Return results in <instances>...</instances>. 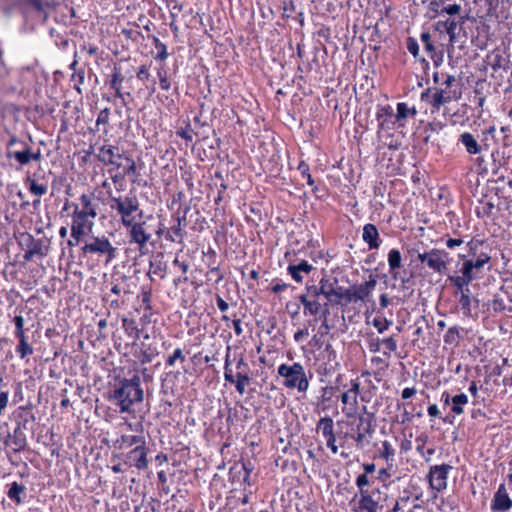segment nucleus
Here are the masks:
<instances>
[{
    "instance_id": "26",
    "label": "nucleus",
    "mask_w": 512,
    "mask_h": 512,
    "mask_svg": "<svg viewBox=\"0 0 512 512\" xmlns=\"http://www.w3.org/2000/svg\"><path fill=\"white\" fill-rule=\"evenodd\" d=\"M124 80L123 75L121 74L118 68H114L112 73V79L110 82L111 88L115 91V96L125 102V96H130V93H123L121 90V84Z\"/></svg>"
},
{
    "instance_id": "61",
    "label": "nucleus",
    "mask_w": 512,
    "mask_h": 512,
    "mask_svg": "<svg viewBox=\"0 0 512 512\" xmlns=\"http://www.w3.org/2000/svg\"><path fill=\"white\" fill-rule=\"evenodd\" d=\"M327 447L331 450L333 454L338 452V446L336 445V436H331L325 438Z\"/></svg>"
},
{
    "instance_id": "33",
    "label": "nucleus",
    "mask_w": 512,
    "mask_h": 512,
    "mask_svg": "<svg viewBox=\"0 0 512 512\" xmlns=\"http://www.w3.org/2000/svg\"><path fill=\"white\" fill-rule=\"evenodd\" d=\"M378 140L384 147H387L390 150L399 149L401 143L394 138L393 131L386 132V136H377Z\"/></svg>"
},
{
    "instance_id": "2",
    "label": "nucleus",
    "mask_w": 512,
    "mask_h": 512,
    "mask_svg": "<svg viewBox=\"0 0 512 512\" xmlns=\"http://www.w3.org/2000/svg\"><path fill=\"white\" fill-rule=\"evenodd\" d=\"M112 399L119 406L121 413H130L135 403L143 401L140 378L133 376L131 379L122 380L120 386L114 390Z\"/></svg>"
},
{
    "instance_id": "19",
    "label": "nucleus",
    "mask_w": 512,
    "mask_h": 512,
    "mask_svg": "<svg viewBox=\"0 0 512 512\" xmlns=\"http://www.w3.org/2000/svg\"><path fill=\"white\" fill-rule=\"evenodd\" d=\"M511 507L512 500L508 495L507 489L504 484H500L493 498L492 509L495 511H507Z\"/></svg>"
},
{
    "instance_id": "23",
    "label": "nucleus",
    "mask_w": 512,
    "mask_h": 512,
    "mask_svg": "<svg viewBox=\"0 0 512 512\" xmlns=\"http://www.w3.org/2000/svg\"><path fill=\"white\" fill-rule=\"evenodd\" d=\"M16 424L22 426L25 430L32 429L30 422L32 421V408L30 406H20L14 412Z\"/></svg>"
},
{
    "instance_id": "60",
    "label": "nucleus",
    "mask_w": 512,
    "mask_h": 512,
    "mask_svg": "<svg viewBox=\"0 0 512 512\" xmlns=\"http://www.w3.org/2000/svg\"><path fill=\"white\" fill-rule=\"evenodd\" d=\"M421 41L423 42L424 46H425V49L427 51H433L434 50V46L431 42V36L428 32H424L421 34Z\"/></svg>"
},
{
    "instance_id": "49",
    "label": "nucleus",
    "mask_w": 512,
    "mask_h": 512,
    "mask_svg": "<svg viewBox=\"0 0 512 512\" xmlns=\"http://www.w3.org/2000/svg\"><path fill=\"white\" fill-rule=\"evenodd\" d=\"M235 378H236V375H233V371H232V368H231L230 362H229V355L227 354L226 359H225V366H224V379L227 382H230L233 384L235 382Z\"/></svg>"
},
{
    "instance_id": "27",
    "label": "nucleus",
    "mask_w": 512,
    "mask_h": 512,
    "mask_svg": "<svg viewBox=\"0 0 512 512\" xmlns=\"http://www.w3.org/2000/svg\"><path fill=\"white\" fill-rule=\"evenodd\" d=\"M185 221V217H176V224L172 226L165 234L166 240L170 242H179L183 240L182 234V222Z\"/></svg>"
},
{
    "instance_id": "51",
    "label": "nucleus",
    "mask_w": 512,
    "mask_h": 512,
    "mask_svg": "<svg viewBox=\"0 0 512 512\" xmlns=\"http://www.w3.org/2000/svg\"><path fill=\"white\" fill-rule=\"evenodd\" d=\"M14 157L20 164H26L30 161L32 153L29 149H26L24 151L15 152Z\"/></svg>"
},
{
    "instance_id": "14",
    "label": "nucleus",
    "mask_w": 512,
    "mask_h": 512,
    "mask_svg": "<svg viewBox=\"0 0 512 512\" xmlns=\"http://www.w3.org/2000/svg\"><path fill=\"white\" fill-rule=\"evenodd\" d=\"M128 228V237L130 244H136L140 250L144 249L151 239V233L147 230L145 222H132V225H126Z\"/></svg>"
},
{
    "instance_id": "1",
    "label": "nucleus",
    "mask_w": 512,
    "mask_h": 512,
    "mask_svg": "<svg viewBox=\"0 0 512 512\" xmlns=\"http://www.w3.org/2000/svg\"><path fill=\"white\" fill-rule=\"evenodd\" d=\"M71 215V237L79 242L81 237L91 231L97 216V203L94 194H82L79 203L73 204Z\"/></svg>"
},
{
    "instance_id": "42",
    "label": "nucleus",
    "mask_w": 512,
    "mask_h": 512,
    "mask_svg": "<svg viewBox=\"0 0 512 512\" xmlns=\"http://www.w3.org/2000/svg\"><path fill=\"white\" fill-rule=\"evenodd\" d=\"M495 206L490 201H482L480 206L476 208V213L479 217L489 216L494 210Z\"/></svg>"
},
{
    "instance_id": "46",
    "label": "nucleus",
    "mask_w": 512,
    "mask_h": 512,
    "mask_svg": "<svg viewBox=\"0 0 512 512\" xmlns=\"http://www.w3.org/2000/svg\"><path fill=\"white\" fill-rule=\"evenodd\" d=\"M458 23L455 19H448L445 21L446 32L449 35L450 42H454L456 38V30Z\"/></svg>"
},
{
    "instance_id": "36",
    "label": "nucleus",
    "mask_w": 512,
    "mask_h": 512,
    "mask_svg": "<svg viewBox=\"0 0 512 512\" xmlns=\"http://www.w3.org/2000/svg\"><path fill=\"white\" fill-rule=\"evenodd\" d=\"M409 115H416L415 108H409L408 105L404 102H400L397 104V112L395 113V117L398 122L405 120Z\"/></svg>"
},
{
    "instance_id": "47",
    "label": "nucleus",
    "mask_w": 512,
    "mask_h": 512,
    "mask_svg": "<svg viewBox=\"0 0 512 512\" xmlns=\"http://www.w3.org/2000/svg\"><path fill=\"white\" fill-rule=\"evenodd\" d=\"M370 481L367 474H360L357 476L355 484L357 488L359 489V493L362 491H369L367 486L369 485Z\"/></svg>"
},
{
    "instance_id": "15",
    "label": "nucleus",
    "mask_w": 512,
    "mask_h": 512,
    "mask_svg": "<svg viewBox=\"0 0 512 512\" xmlns=\"http://www.w3.org/2000/svg\"><path fill=\"white\" fill-rule=\"evenodd\" d=\"M360 393V383L352 381L351 387L342 393L341 402L343 404L342 412L347 416H354L358 409V395Z\"/></svg>"
},
{
    "instance_id": "3",
    "label": "nucleus",
    "mask_w": 512,
    "mask_h": 512,
    "mask_svg": "<svg viewBox=\"0 0 512 512\" xmlns=\"http://www.w3.org/2000/svg\"><path fill=\"white\" fill-rule=\"evenodd\" d=\"M305 290V293L298 296L299 302L303 305V314L314 317L315 321L322 316H327L329 313L328 302L320 301L322 292H324V279H321L319 285L307 284Z\"/></svg>"
},
{
    "instance_id": "32",
    "label": "nucleus",
    "mask_w": 512,
    "mask_h": 512,
    "mask_svg": "<svg viewBox=\"0 0 512 512\" xmlns=\"http://www.w3.org/2000/svg\"><path fill=\"white\" fill-rule=\"evenodd\" d=\"M452 100L450 92H446L443 89H436L433 93L432 106L435 109H439L441 106L449 103Z\"/></svg>"
},
{
    "instance_id": "20",
    "label": "nucleus",
    "mask_w": 512,
    "mask_h": 512,
    "mask_svg": "<svg viewBox=\"0 0 512 512\" xmlns=\"http://www.w3.org/2000/svg\"><path fill=\"white\" fill-rule=\"evenodd\" d=\"M127 458L130 462L134 464V466L140 470L147 468L148 460H147V450L145 444L138 445L134 449H132Z\"/></svg>"
},
{
    "instance_id": "4",
    "label": "nucleus",
    "mask_w": 512,
    "mask_h": 512,
    "mask_svg": "<svg viewBox=\"0 0 512 512\" xmlns=\"http://www.w3.org/2000/svg\"><path fill=\"white\" fill-rule=\"evenodd\" d=\"M490 255L486 252H480L476 259L469 258L462 262L458 274L449 275L447 281L452 285L468 286L480 277L486 264L490 262Z\"/></svg>"
},
{
    "instance_id": "63",
    "label": "nucleus",
    "mask_w": 512,
    "mask_h": 512,
    "mask_svg": "<svg viewBox=\"0 0 512 512\" xmlns=\"http://www.w3.org/2000/svg\"><path fill=\"white\" fill-rule=\"evenodd\" d=\"M237 372H243L250 373V368L248 363H246L243 359V357H240L236 364Z\"/></svg>"
},
{
    "instance_id": "62",
    "label": "nucleus",
    "mask_w": 512,
    "mask_h": 512,
    "mask_svg": "<svg viewBox=\"0 0 512 512\" xmlns=\"http://www.w3.org/2000/svg\"><path fill=\"white\" fill-rule=\"evenodd\" d=\"M150 76L148 67L146 65H142L139 67L137 72V78L141 81L148 79Z\"/></svg>"
},
{
    "instance_id": "7",
    "label": "nucleus",
    "mask_w": 512,
    "mask_h": 512,
    "mask_svg": "<svg viewBox=\"0 0 512 512\" xmlns=\"http://www.w3.org/2000/svg\"><path fill=\"white\" fill-rule=\"evenodd\" d=\"M85 254H97L105 257V263L109 264L116 258L117 248L112 245L105 236L92 237L83 247Z\"/></svg>"
},
{
    "instance_id": "10",
    "label": "nucleus",
    "mask_w": 512,
    "mask_h": 512,
    "mask_svg": "<svg viewBox=\"0 0 512 512\" xmlns=\"http://www.w3.org/2000/svg\"><path fill=\"white\" fill-rule=\"evenodd\" d=\"M454 297L457 299V308L466 318L472 317V308H477L478 300L473 297L468 286L453 285Z\"/></svg>"
},
{
    "instance_id": "30",
    "label": "nucleus",
    "mask_w": 512,
    "mask_h": 512,
    "mask_svg": "<svg viewBox=\"0 0 512 512\" xmlns=\"http://www.w3.org/2000/svg\"><path fill=\"white\" fill-rule=\"evenodd\" d=\"M468 403V397L465 393H460L451 399V411L454 415H461L464 413V407Z\"/></svg>"
},
{
    "instance_id": "55",
    "label": "nucleus",
    "mask_w": 512,
    "mask_h": 512,
    "mask_svg": "<svg viewBox=\"0 0 512 512\" xmlns=\"http://www.w3.org/2000/svg\"><path fill=\"white\" fill-rule=\"evenodd\" d=\"M407 50L416 58L419 54V45L413 38L407 40Z\"/></svg>"
},
{
    "instance_id": "18",
    "label": "nucleus",
    "mask_w": 512,
    "mask_h": 512,
    "mask_svg": "<svg viewBox=\"0 0 512 512\" xmlns=\"http://www.w3.org/2000/svg\"><path fill=\"white\" fill-rule=\"evenodd\" d=\"M418 501L419 496L412 498L411 493L408 490H404L392 508L387 510V512H415L417 509H422Z\"/></svg>"
},
{
    "instance_id": "25",
    "label": "nucleus",
    "mask_w": 512,
    "mask_h": 512,
    "mask_svg": "<svg viewBox=\"0 0 512 512\" xmlns=\"http://www.w3.org/2000/svg\"><path fill=\"white\" fill-rule=\"evenodd\" d=\"M459 141L465 147L467 153L471 155H476L481 152L480 145L478 144L477 140L471 133H462L459 137Z\"/></svg>"
},
{
    "instance_id": "17",
    "label": "nucleus",
    "mask_w": 512,
    "mask_h": 512,
    "mask_svg": "<svg viewBox=\"0 0 512 512\" xmlns=\"http://www.w3.org/2000/svg\"><path fill=\"white\" fill-rule=\"evenodd\" d=\"M127 156L120 153L119 149L112 145H105L99 149L98 159L111 165L113 169H121Z\"/></svg>"
},
{
    "instance_id": "29",
    "label": "nucleus",
    "mask_w": 512,
    "mask_h": 512,
    "mask_svg": "<svg viewBox=\"0 0 512 512\" xmlns=\"http://www.w3.org/2000/svg\"><path fill=\"white\" fill-rule=\"evenodd\" d=\"M395 449L392 444L385 440L381 443V448L379 449V457L384 459L388 466L392 467L395 460Z\"/></svg>"
},
{
    "instance_id": "48",
    "label": "nucleus",
    "mask_w": 512,
    "mask_h": 512,
    "mask_svg": "<svg viewBox=\"0 0 512 512\" xmlns=\"http://www.w3.org/2000/svg\"><path fill=\"white\" fill-rule=\"evenodd\" d=\"M155 45L158 48V52L155 58L157 60L164 61L168 57L167 46L160 42L157 38H155Z\"/></svg>"
},
{
    "instance_id": "53",
    "label": "nucleus",
    "mask_w": 512,
    "mask_h": 512,
    "mask_svg": "<svg viewBox=\"0 0 512 512\" xmlns=\"http://www.w3.org/2000/svg\"><path fill=\"white\" fill-rule=\"evenodd\" d=\"M482 245V242L479 240H471L468 242L467 246L469 248V256L473 259H476L479 254H477V250L479 246Z\"/></svg>"
},
{
    "instance_id": "52",
    "label": "nucleus",
    "mask_w": 512,
    "mask_h": 512,
    "mask_svg": "<svg viewBox=\"0 0 512 512\" xmlns=\"http://www.w3.org/2000/svg\"><path fill=\"white\" fill-rule=\"evenodd\" d=\"M392 324V321H389L387 319H380V318H374L373 320V326L377 329L379 333H383L385 330L389 328V326Z\"/></svg>"
},
{
    "instance_id": "5",
    "label": "nucleus",
    "mask_w": 512,
    "mask_h": 512,
    "mask_svg": "<svg viewBox=\"0 0 512 512\" xmlns=\"http://www.w3.org/2000/svg\"><path fill=\"white\" fill-rule=\"evenodd\" d=\"M277 374L284 379L282 384L287 389H296L300 393H305L309 388V378L300 362L279 365Z\"/></svg>"
},
{
    "instance_id": "40",
    "label": "nucleus",
    "mask_w": 512,
    "mask_h": 512,
    "mask_svg": "<svg viewBox=\"0 0 512 512\" xmlns=\"http://www.w3.org/2000/svg\"><path fill=\"white\" fill-rule=\"evenodd\" d=\"M459 340V329L456 326L450 327L444 335V342L450 345H457Z\"/></svg>"
},
{
    "instance_id": "39",
    "label": "nucleus",
    "mask_w": 512,
    "mask_h": 512,
    "mask_svg": "<svg viewBox=\"0 0 512 512\" xmlns=\"http://www.w3.org/2000/svg\"><path fill=\"white\" fill-rule=\"evenodd\" d=\"M24 492V487L17 482H13L8 490V497L16 503H21L20 495Z\"/></svg>"
},
{
    "instance_id": "57",
    "label": "nucleus",
    "mask_w": 512,
    "mask_h": 512,
    "mask_svg": "<svg viewBox=\"0 0 512 512\" xmlns=\"http://www.w3.org/2000/svg\"><path fill=\"white\" fill-rule=\"evenodd\" d=\"M298 169L301 171L302 175L307 178L308 185H310V186L314 185V180H313L311 174L309 173L308 165H306L305 163L302 162L299 164Z\"/></svg>"
},
{
    "instance_id": "44",
    "label": "nucleus",
    "mask_w": 512,
    "mask_h": 512,
    "mask_svg": "<svg viewBox=\"0 0 512 512\" xmlns=\"http://www.w3.org/2000/svg\"><path fill=\"white\" fill-rule=\"evenodd\" d=\"M462 10V7L460 4L453 3V4H447L445 3L442 5V8L440 10V14H447L450 16L458 15Z\"/></svg>"
},
{
    "instance_id": "11",
    "label": "nucleus",
    "mask_w": 512,
    "mask_h": 512,
    "mask_svg": "<svg viewBox=\"0 0 512 512\" xmlns=\"http://www.w3.org/2000/svg\"><path fill=\"white\" fill-rule=\"evenodd\" d=\"M378 123L377 136H386V132L393 131L398 123L395 112L390 105H378L376 110Z\"/></svg>"
},
{
    "instance_id": "58",
    "label": "nucleus",
    "mask_w": 512,
    "mask_h": 512,
    "mask_svg": "<svg viewBox=\"0 0 512 512\" xmlns=\"http://www.w3.org/2000/svg\"><path fill=\"white\" fill-rule=\"evenodd\" d=\"M382 343L385 345L389 353L397 350V341L393 337L383 339Z\"/></svg>"
},
{
    "instance_id": "28",
    "label": "nucleus",
    "mask_w": 512,
    "mask_h": 512,
    "mask_svg": "<svg viewBox=\"0 0 512 512\" xmlns=\"http://www.w3.org/2000/svg\"><path fill=\"white\" fill-rule=\"evenodd\" d=\"M117 442L120 449L146 444L145 438L141 435H122Z\"/></svg>"
},
{
    "instance_id": "45",
    "label": "nucleus",
    "mask_w": 512,
    "mask_h": 512,
    "mask_svg": "<svg viewBox=\"0 0 512 512\" xmlns=\"http://www.w3.org/2000/svg\"><path fill=\"white\" fill-rule=\"evenodd\" d=\"M157 76L159 78L161 89L164 91H168L171 87V83L168 80L167 71L164 69V67L158 68Z\"/></svg>"
},
{
    "instance_id": "12",
    "label": "nucleus",
    "mask_w": 512,
    "mask_h": 512,
    "mask_svg": "<svg viewBox=\"0 0 512 512\" xmlns=\"http://www.w3.org/2000/svg\"><path fill=\"white\" fill-rule=\"evenodd\" d=\"M13 322L15 324L14 336L19 340L15 352L21 359H24L27 355L32 353V346L28 343L25 334L29 328H24L25 319L22 315H15Z\"/></svg>"
},
{
    "instance_id": "24",
    "label": "nucleus",
    "mask_w": 512,
    "mask_h": 512,
    "mask_svg": "<svg viewBox=\"0 0 512 512\" xmlns=\"http://www.w3.org/2000/svg\"><path fill=\"white\" fill-rule=\"evenodd\" d=\"M312 270H313V266L305 260H302L297 265H289L287 268L288 273L298 283L302 282V280H303L301 273L308 274Z\"/></svg>"
},
{
    "instance_id": "21",
    "label": "nucleus",
    "mask_w": 512,
    "mask_h": 512,
    "mask_svg": "<svg viewBox=\"0 0 512 512\" xmlns=\"http://www.w3.org/2000/svg\"><path fill=\"white\" fill-rule=\"evenodd\" d=\"M362 239L371 250L379 248L381 244L378 229L374 224L371 223L364 225Z\"/></svg>"
},
{
    "instance_id": "8",
    "label": "nucleus",
    "mask_w": 512,
    "mask_h": 512,
    "mask_svg": "<svg viewBox=\"0 0 512 512\" xmlns=\"http://www.w3.org/2000/svg\"><path fill=\"white\" fill-rule=\"evenodd\" d=\"M418 259L421 263H425L431 270L442 274L450 263L449 253L445 250L431 249L430 251L420 253Z\"/></svg>"
},
{
    "instance_id": "54",
    "label": "nucleus",
    "mask_w": 512,
    "mask_h": 512,
    "mask_svg": "<svg viewBox=\"0 0 512 512\" xmlns=\"http://www.w3.org/2000/svg\"><path fill=\"white\" fill-rule=\"evenodd\" d=\"M109 115H110V110L108 108L101 110L98 113V116L96 119V125L99 126L100 124H103V125L107 124L109 121Z\"/></svg>"
},
{
    "instance_id": "31",
    "label": "nucleus",
    "mask_w": 512,
    "mask_h": 512,
    "mask_svg": "<svg viewBox=\"0 0 512 512\" xmlns=\"http://www.w3.org/2000/svg\"><path fill=\"white\" fill-rule=\"evenodd\" d=\"M317 430L320 431L324 438L334 436V422L333 419L326 416L320 418L317 423Z\"/></svg>"
},
{
    "instance_id": "35",
    "label": "nucleus",
    "mask_w": 512,
    "mask_h": 512,
    "mask_svg": "<svg viewBox=\"0 0 512 512\" xmlns=\"http://www.w3.org/2000/svg\"><path fill=\"white\" fill-rule=\"evenodd\" d=\"M24 430L25 429L19 425H16V428L14 429L12 442L15 445L16 450H20L26 445Z\"/></svg>"
},
{
    "instance_id": "6",
    "label": "nucleus",
    "mask_w": 512,
    "mask_h": 512,
    "mask_svg": "<svg viewBox=\"0 0 512 512\" xmlns=\"http://www.w3.org/2000/svg\"><path fill=\"white\" fill-rule=\"evenodd\" d=\"M109 206L120 216L121 223L124 227L126 225H132V222L135 221V213H138L139 216L142 215L139 200L134 194L118 197L110 196Z\"/></svg>"
},
{
    "instance_id": "13",
    "label": "nucleus",
    "mask_w": 512,
    "mask_h": 512,
    "mask_svg": "<svg viewBox=\"0 0 512 512\" xmlns=\"http://www.w3.org/2000/svg\"><path fill=\"white\" fill-rule=\"evenodd\" d=\"M452 466L448 464L434 465L430 467L428 482L431 489L441 492L447 488L448 474Z\"/></svg>"
},
{
    "instance_id": "34",
    "label": "nucleus",
    "mask_w": 512,
    "mask_h": 512,
    "mask_svg": "<svg viewBox=\"0 0 512 512\" xmlns=\"http://www.w3.org/2000/svg\"><path fill=\"white\" fill-rule=\"evenodd\" d=\"M326 284H327V280L324 279V292H322V296L325 297V299L327 300L326 302L333 301V298H336L337 300L343 299V288L342 287L327 288Z\"/></svg>"
},
{
    "instance_id": "64",
    "label": "nucleus",
    "mask_w": 512,
    "mask_h": 512,
    "mask_svg": "<svg viewBox=\"0 0 512 512\" xmlns=\"http://www.w3.org/2000/svg\"><path fill=\"white\" fill-rule=\"evenodd\" d=\"M308 335H309V331L307 328L300 329L294 333V340H295V342L299 343Z\"/></svg>"
},
{
    "instance_id": "38",
    "label": "nucleus",
    "mask_w": 512,
    "mask_h": 512,
    "mask_svg": "<svg viewBox=\"0 0 512 512\" xmlns=\"http://www.w3.org/2000/svg\"><path fill=\"white\" fill-rule=\"evenodd\" d=\"M401 253L397 249H392L388 253V265L390 268V271L396 270L401 267Z\"/></svg>"
},
{
    "instance_id": "50",
    "label": "nucleus",
    "mask_w": 512,
    "mask_h": 512,
    "mask_svg": "<svg viewBox=\"0 0 512 512\" xmlns=\"http://www.w3.org/2000/svg\"><path fill=\"white\" fill-rule=\"evenodd\" d=\"M34 9L46 10L56 5V0H33Z\"/></svg>"
},
{
    "instance_id": "16",
    "label": "nucleus",
    "mask_w": 512,
    "mask_h": 512,
    "mask_svg": "<svg viewBox=\"0 0 512 512\" xmlns=\"http://www.w3.org/2000/svg\"><path fill=\"white\" fill-rule=\"evenodd\" d=\"M374 429L369 419L361 416L358 419V423L355 428V434L352 436L356 442V446L359 449H363L371 442L372 434Z\"/></svg>"
},
{
    "instance_id": "9",
    "label": "nucleus",
    "mask_w": 512,
    "mask_h": 512,
    "mask_svg": "<svg viewBox=\"0 0 512 512\" xmlns=\"http://www.w3.org/2000/svg\"><path fill=\"white\" fill-rule=\"evenodd\" d=\"M357 498V504L353 508L354 512H378L381 507L379 505L381 492L378 488L362 491L354 496V500Z\"/></svg>"
},
{
    "instance_id": "59",
    "label": "nucleus",
    "mask_w": 512,
    "mask_h": 512,
    "mask_svg": "<svg viewBox=\"0 0 512 512\" xmlns=\"http://www.w3.org/2000/svg\"><path fill=\"white\" fill-rule=\"evenodd\" d=\"M251 381V377L249 373L243 372H237L235 382L242 383L245 385H248Z\"/></svg>"
},
{
    "instance_id": "22",
    "label": "nucleus",
    "mask_w": 512,
    "mask_h": 512,
    "mask_svg": "<svg viewBox=\"0 0 512 512\" xmlns=\"http://www.w3.org/2000/svg\"><path fill=\"white\" fill-rule=\"evenodd\" d=\"M377 284V281L375 277L370 276L369 280L353 286L354 287V297L356 298V301H365V299L372 293V291L375 289V286Z\"/></svg>"
},
{
    "instance_id": "56",
    "label": "nucleus",
    "mask_w": 512,
    "mask_h": 512,
    "mask_svg": "<svg viewBox=\"0 0 512 512\" xmlns=\"http://www.w3.org/2000/svg\"><path fill=\"white\" fill-rule=\"evenodd\" d=\"M177 135L181 137L182 139L186 141H192L193 140V132L190 128V125H187L186 128L180 129L177 132Z\"/></svg>"
},
{
    "instance_id": "43",
    "label": "nucleus",
    "mask_w": 512,
    "mask_h": 512,
    "mask_svg": "<svg viewBox=\"0 0 512 512\" xmlns=\"http://www.w3.org/2000/svg\"><path fill=\"white\" fill-rule=\"evenodd\" d=\"M123 169V174L137 176V168L136 163L131 157H126L124 160V165L121 167Z\"/></svg>"
},
{
    "instance_id": "37",
    "label": "nucleus",
    "mask_w": 512,
    "mask_h": 512,
    "mask_svg": "<svg viewBox=\"0 0 512 512\" xmlns=\"http://www.w3.org/2000/svg\"><path fill=\"white\" fill-rule=\"evenodd\" d=\"M122 327L124 328L126 334L128 336L134 337V339L139 338V328L136 322L133 319L123 318L122 319Z\"/></svg>"
},
{
    "instance_id": "41",
    "label": "nucleus",
    "mask_w": 512,
    "mask_h": 512,
    "mask_svg": "<svg viewBox=\"0 0 512 512\" xmlns=\"http://www.w3.org/2000/svg\"><path fill=\"white\" fill-rule=\"evenodd\" d=\"M186 358L181 348H176L172 355L166 359V366L173 367L177 361L185 362Z\"/></svg>"
}]
</instances>
